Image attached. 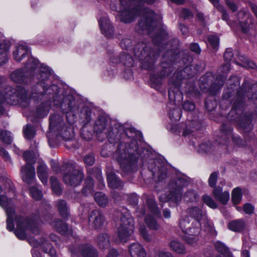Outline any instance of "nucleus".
<instances>
[{
	"label": "nucleus",
	"mask_w": 257,
	"mask_h": 257,
	"mask_svg": "<svg viewBox=\"0 0 257 257\" xmlns=\"http://www.w3.org/2000/svg\"><path fill=\"white\" fill-rule=\"evenodd\" d=\"M155 257H172V255L168 251H160L156 253Z\"/></svg>",
	"instance_id": "obj_64"
},
{
	"label": "nucleus",
	"mask_w": 257,
	"mask_h": 257,
	"mask_svg": "<svg viewBox=\"0 0 257 257\" xmlns=\"http://www.w3.org/2000/svg\"><path fill=\"white\" fill-rule=\"evenodd\" d=\"M220 12L222 13V19L225 21L231 28L237 25L241 28L242 32L247 33L253 31L254 24L250 15L244 11L241 10L238 13L237 21L231 22L228 20V15L224 10L222 6L218 3V0H209Z\"/></svg>",
	"instance_id": "obj_4"
},
{
	"label": "nucleus",
	"mask_w": 257,
	"mask_h": 257,
	"mask_svg": "<svg viewBox=\"0 0 257 257\" xmlns=\"http://www.w3.org/2000/svg\"><path fill=\"white\" fill-rule=\"evenodd\" d=\"M141 16L143 17V19L139 24L143 29H147L148 27L152 26L153 23L157 20L158 17L152 11L149 10H144Z\"/></svg>",
	"instance_id": "obj_16"
},
{
	"label": "nucleus",
	"mask_w": 257,
	"mask_h": 257,
	"mask_svg": "<svg viewBox=\"0 0 257 257\" xmlns=\"http://www.w3.org/2000/svg\"><path fill=\"white\" fill-rule=\"evenodd\" d=\"M183 108L186 111H191L195 109V105L191 102L186 101L184 103L183 105Z\"/></svg>",
	"instance_id": "obj_63"
},
{
	"label": "nucleus",
	"mask_w": 257,
	"mask_h": 257,
	"mask_svg": "<svg viewBox=\"0 0 257 257\" xmlns=\"http://www.w3.org/2000/svg\"><path fill=\"white\" fill-rule=\"evenodd\" d=\"M213 149V147L210 142L202 143L199 145L197 151L200 153L209 152Z\"/></svg>",
	"instance_id": "obj_49"
},
{
	"label": "nucleus",
	"mask_w": 257,
	"mask_h": 257,
	"mask_svg": "<svg viewBox=\"0 0 257 257\" xmlns=\"http://www.w3.org/2000/svg\"><path fill=\"white\" fill-rule=\"evenodd\" d=\"M34 226H36V222L34 220L20 217L19 220H17V237L22 240L26 238L25 229L26 228H29L35 233Z\"/></svg>",
	"instance_id": "obj_13"
},
{
	"label": "nucleus",
	"mask_w": 257,
	"mask_h": 257,
	"mask_svg": "<svg viewBox=\"0 0 257 257\" xmlns=\"http://www.w3.org/2000/svg\"><path fill=\"white\" fill-rule=\"evenodd\" d=\"M93 186V181L91 179H88L86 181V186L82 190V193L85 195H87L90 193H92V188Z\"/></svg>",
	"instance_id": "obj_52"
},
{
	"label": "nucleus",
	"mask_w": 257,
	"mask_h": 257,
	"mask_svg": "<svg viewBox=\"0 0 257 257\" xmlns=\"http://www.w3.org/2000/svg\"><path fill=\"white\" fill-rule=\"evenodd\" d=\"M104 221L102 213L98 210L91 212L89 217V225L94 228H98L101 226Z\"/></svg>",
	"instance_id": "obj_17"
},
{
	"label": "nucleus",
	"mask_w": 257,
	"mask_h": 257,
	"mask_svg": "<svg viewBox=\"0 0 257 257\" xmlns=\"http://www.w3.org/2000/svg\"><path fill=\"white\" fill-rule=\"evenodd\" d=\"M140 232L143 238L146 241L150 242L152 240L151 236L148 233L146 227L144 226H141L140 227Z\"/></svg>",
	"instance_id": "obj_55"
},
{
	"label": "nucleus",
	"mask_w": 257,
	"mask_h": 257,
	"mask_svg": "<svg viewBox=\"0 0 257 257\" xmlns=\"http://www.w3.org/2000/svg\"><path fill=\"white\" fill-rule=\"evenodd\" d=\"M72 130L70 127H65L64 131L61 133V136L65 140H68L70 139L71 135L70 134Z\"/></svg>",
	"instance_id": "obj_61"
},
{
	"label": "nucleus",
	"mask_w": 257,
	"mask_h": 257,
	"mask_svg": "<svg viewBox=\"0 0 257 257\" xmlns=\"http://www.w3.org/2000/svg\"><path fill=\"white\" fill-rule=\"evenodd\" d=\"M52 225L57 231L61 233H64L68 228L67 225L60 219L54 221L52 223Z\"/></svg>",
	"instance_id": "obj_41"
},
{
	"label": "nucleus",
	"mask_w": 257,
	"mask_h": 257,
	"mask_svg": "<svg viewBox=\"0 0 257 257\" xmlns=\"http://www.w3.org/2000/svg\"><path fill=\"white\" fill-rule=\"evenodd\" d=\"M189 218L188 216L182 217L179 222V226L184 233H187L188 234L193 233H199L200 232V224L198 222L194 223L193 221L189 225Z\"/></svg>",
	"instance_id": "obj_14"
},
{
	"label": "nucleus",
	"mask_w": 257,
	"mask_h": 257,
	"mask_svg": "<svg viewBox=\"0 0 257 257\" xmlns=\"http://www.w3.org/2000/svg\"><path fill=\"white\" fill-rule=\"evenodd\" d=\"M181 110L179 108H175L169 112V117L173 121L179 120L181 118Z\"/></svg>",
	"instance_id": "obj_50"
},
{
	"label": "nucleus",
	"mask_w": 257,
	"mask_h": 257,
	"mask_svg": "<svg viewBox=\"0 0 257 257\" xmlns=\"http://www.w3.org/2000/svg\"><path fill=\"white\" fill-rule=\"evenodd\" d=\"M50 108L51 103L49 101L41 104L37 110L38 115L40 117L45 116L48 114Z\"/></svg>",
	"instance_id": "obj_37"
},
{
	"label": "nucleus",
	"mask_w": 257,
	"mask_h": 257,
	"mask_svg": "<svg viewBox=\"0 0 257 257\" xmlns=\"http://www.w3.org/2000/svg\"><path fill=\"white\" fill-rule=\"evenodd\" d=\"M101 33L107 37H111L114 30L107 16L101 17L98 21Z\"/></svg>",
	"instance_id": "obj_18"
},
{
	"label": "nucleus",
	"mask_w": 257,
	"mask_h": 257,
	"mask_svg": "<svg viewBox=\"0 0 257 257\" xmlns=\"http://www.w3.org/2000/svg\"><path fill=\"white\" fill-rule=\"evenodd\" d=\"M57 207L58 209L63 217H66L67 216L68 208L66 205V203L64 200H59L57 202Z\"/></svg>",
	"instance_id": "obj_40"
},
{
	"label": "nucleus",
	"mask_w": 257,
	"mask_h": 257,
	"mask_svg": "<svg viewBox=\"0 0 257 257\" xmlns=\"http://www.w3.org/2000/svg\"><path fill=\"white\" fill-rule=\"evenodd\" d=\"M207 45L212 47L214 51L218 50L219 47V40L217 36L210 35L208 37Z\"/></svg>",
	"instance_id": "obj_39"
},
{
	"label": "nucleus",
	"mask_w": 257,
	"mask_h": 257,
	"mask_svg": "<svg viewBox=\"0 0 257 257\" xmlns=\"http://www.w3.org/2000/svg\"><path fill=\"white\" fill-rule=\"evenodd\" d=\"M184 199L188 202H196L199 199V195L194 191L189 190L185 194Z\"/></svg>",
	"instance_id": "obj_43"
},
{
	"label": "nucleus",
	"mask_w": 257,
	"mask_h": 257,
	"mask_svg": "<svg viewBox=\"0 0 257 257\" xmlns=\"http://www.w3.org/2000/svg\"><path fill=\"white\" fill-rule=\"evenodd\" d=\"M60 117L58 114H54L50 116L49 128L50 132L47 134V137L49 140L51 132L52 131L58 123L60 121Z\"/></svg>",
	"instance_id": "obj_38"
},
{
	"label": "nucleus",
	"mask_w": 257,
	"mask_h": 257,
	"mask_svg": "<svg viewBox=\"0 0 257 257\" xmlns=\"http://www.w3.org/2000/svg\"><path fill=\"white\" fill-rule=\"evenodd\" d=\"M148 50L146 44L142 43L136 45L133 50L135 57L143 61L142 66L145 69L150 68V66L147 64L148 61H153V59L151 58V52H149Z\"/></svg>",
	"instance_id": "obj_12"
},
{
	"label": "nucleus",
	"mask_w": 257,
	"mask_h": 257,
	"mask_svg": "<svg viewBox=\"0 0 257 257\" xmlns=\"http://www.w3.org/2000/svg\"><path fill=\"white\" fill-rule=\"evenodd\" d=\"M24 133L25 137L27 139H32L35 135V130L30 125H27L24 128Z\"/></svg>",
	"instance_id": "obj_48"
},
{
	"label": "nucleus",
	"mask_w": 257,
	"mask_h": 257,
	"mask_svg": "<svg viewBox=\"0 0 257 257\" xmlns=\"http://www.w3.org/2000/svg\"><path fill=\"white\" fill-rule=\"evenodd\" d=\"M122 63L124 65L128 67L133 66L134 64V59L132 57L125 53L121 54L118 58H111L110 63Z\"/></svg>",
	"instance_id": "obj_23"
},
{
	"label": "nucleus",
	"mask_w": 257,
	"mask_h": 257,
	"mask_svg": "<svg viewBox=\"0 0 257 257\" xmlns=\"http://www.w3.org/2000/svg\"><path fill=\"white\" fill-rule=\"evenodd\" d=\"M81 253L84 257H97V253L96 249L91 245L86 244L82 247Z\"/></svg>",
	"instance_id": "obj_31"
},
{
	"label": "nucleus",
	"mask_w": 257,
	"mask_h": 257,
	"mask_svg": "<svg viewBox=\"0 0 257 257\" xmlns=\"http://www.w3.org/2000/svg\"><path fill=\"white\" fill-rule=\"evenodd\" d=\"M33 152L31 151L26 152L24 157L27 162L26 166L22 169V178L24 181L31 184L35 179V170L34 166L31 163L33 159Z\"/></svg>",
	"instance_id": "obj_10"
},
{
	"label": "nucleus",
	"mask_w": 257,
	"mask_h": 257,
	"mask_svg": "<svg viewBox=\"0 0 257 257\" xmlns=\"http://www.w3.org/2000/svg\"><path fill=\"white\" fill-rule=\"evenodd\" d=\"M128 250L131 257H146V256L145 249L139 243L131 244Z\"/></svg>",
	"instance_id": "obj_22"
},
{
	"label": "nucleus",
	"mask_w": 257,
	"mask_h": 257,
	"mask_svg": "<svg viewBox=\"0 0 257 257\" xmlns=\"http://www.w3.org/2000/svg\"><path fill=\"white\" fill-rule=\"evenodd\" d=\"M162 79L159 77H156L155 76H151V86L157 90H160L161 86L162 85Z\"/></svg>",
	"instance_id": "obj_47"
},
{
	"label": "nucleus",
	"mask_w": 257,
	"mask_h": 257,
	"mask_svg": "<svg viewBox=\"0 0 257 257\" xmlns=\"http://www.w3.org/2000/svg\"><path fill=\"white\" fill-rule=\"evenodd\" d=\"M188 182L186 177L178 175L173 178L169 184L170 192L169 194H162L159 198L162 202L171 201L177 204L182 198V190L187 186Z\"/></svg>",
	"instance_id": "obj_5"
},
{
	"label": "nucleus",
	"mask_w": 257,
	"mask_h": 257,
	"mask_svg": "<svg viewBox=\"0 0 257 257\" xmlns=\"http://www.w3.org/2000/svg\"><path fill=\"white\" fill-rule=\"evenodd\" d=\"M217 174L216 172H213L211 174L209 179H208V184L210 187H213V189L215 187H217L216 186V182L217 180Z\"/></svg>",
	"instance_id": "obj_56"
},
{
	"label": "nucleus",
	"mask_w": 257,
	"mask_h": 257,
	"mask_svg": "<svg viewBox=\"0 0 257 257\" xmlns=\"http://www.w3.org/2000/svg\"><path fill=\"white\" fill-rule=\"evenodd\" d=\"M0 205L6 209L8 218L7 220V228L10 231H13L16 235V230L14 229L13 220L16 218L15 210L14 207V201L11 195H3L0 196Z\"/></svg>",
	"instance_id": "obj_8"
},
{
	"label": "nucleus",
	"mask_w": 257,
	"mask_h": 257,
	"mask_svg": "<svg viewBox=\"0 0 257 257\" xmlns=\"http://www.w3.org/2000/svg\"><path fill=\"white\" fill-rule=\"evenodd\" d=\"M41 246L44 251L48 253L51 257H56V252L55 250L47 241L45 240L44 242H43Z\"/></svg>",
	"instance_id": "obj_42"
},
{
	"label": "nucleus",
	"mask_w": 257,
	"mask_h": 257,
	"mask_svg": "<svg viewBox=\"0 0 257 257\" xmlns=\"http://www.w3.org/2000/svg\"><path fill=\"white\" fill-rule=\"evenodd\" d=\"M70 170L72 172L64 174L63 176L64 182L71 186L78 185L83 179V174L78 170L74 169L73 167H70L69 171Z\"/></svg>",
	"instance_id": "obj_15"
},
{
	"label": "nucleus",
	"mask_w": 257,
	"mask_h": 257,
	"mask_svg": "<svg viewBox=\"0 0 257 257\" xmlns=\"http://www.w3.org/2000/svg\"><path fill=\"white\" fill-rule=\"evenodd\" d=\"M149 168L152 172L153 175L158 174L159 180L163 179L166 175V169L163 166L153 167L151 166H149Z\"/></svg>",
	"instance_id": "obj_33"
},
{
	"label": "nucleus",
	"mask_w": 257,
	"mask_h": 257,
	"mask_svg": "<svg viewBox=\"0 0 257 257\" xmlns=\"http://www.w3.org/2000/svg\"><path fill=\"white\" fill-rule=\"evenodd\" d=\"M79 116L80 118L83 120L84 124L86 125L90 121L91 119V111L90 109L87 106L83 107L80 111Z\"/></svg>",
	"instance_id": "obj_32"
},
{
	"label": "nucleus",
	"mask_w": 257,
	"mask_h": 257,
	"mask_svg": "<svg viewBox=\"0 0 257 257\" xmlns=\"http://www.w3.org/2000/svg\"><path fill=\"white\" fill-rule=\"evenodd\" d=\"M169 246L173 251L177 253L183 254L186 253V249L184 245L178 240H171L169 243Z\"/></svg>",
	"instance_id": "obj_28"
},
{
	"label": "nucleus",
	"mask_w": 257,
	"mask_h": 257,
	"mask_svg": "<svg viewBox=\"0 0 257 257\" xmlns=\"http://www.w3.org/2000/svg\"><path fill=\"white\" fill-rule=\"evenodd\" d=\"M245 227V223L243 220H237L231 221L228 224V228L233 231L240 232Z\"/></svg>",
	"instance_id": "obj_29"
},
{
	"label": "nucleus",
	"mask_w": 257,
	"mask_h": 257,
	"mask_svg": "<svg viewBox=\"0 0 257 257\" xmlns=\"http://www.w3.org/2000/svg\"><path fill=\"white\" fill-rule=\"evenodd\" d=\"M94 199L101 207H105L108 202L107 197L102 192H97L94 195Z\"/></svg>",
	"instance_id": "obj_35"
},
{
	"label": "nucleus",
	"mask_w": 257,
	"mask_h": 257,
	"mask_svg": "<svg viewBox=\"0 0 257 257\" xmlns=\"http://www.w3.org/2000/svg\"><path fill=\"white\" fill-rule=\"evenodd\" d=\"M27 92L23 87L17 86V98L20 97L23 101H25L27 98Z\"/></svg>",
	"instance_id": "obj_53"
},
{
	"label": "nucleus",
	"mask_w": 257,
	"mask_h": 257,
	"mask_svg": "<svg viewBox=\"0 0 257 257\" xmlns=\"http://www.w3.org/2000/svg\"><path fill=\"white\" fill-rule=\"evenodd\" d=\"M0 140L6 144H10L13 141L11 133L7 131H1L0 132Z\"/></svg>",
	"instance_id": "obj_45"
},
{
	"label": "nucleus",
	"mask_w": 257,
	"mask_h": 257,
	"mask_svg": "<svg viewBox=\"0 0 257 257\" xmlns=\"http://www.w3.org/2000/svg\"><path fill=\"white\" fill-rule=\"evenodd\" d=\"M155 0H115L111 9L120 13L121 20L124 23H130L136 18L139 13V8L132 7L133 5H140L143 3L152 4Z\"/></svg>",
	"instance_id": "obj_3"
},
{
	"label": "nucleus",
	"mask_w": 257,
	"mask_h": 257,
	"mask_svg": "<svg viewBox=\"0 0 257 257\" xmlns=\"http://www.w3.org/2000/svg\"><path fill=\"white\" fill-rule=\"evenodd\" d=\"M147 210L143 211L142 215L145 214L147 212H150L152 215L147 214L145 221L148 227L152 230H157L159 227V225L157 223L154 216L160 217V212L153 197H151L147 199Z\"/></svg>",
	"instance_id": "obj_9"
},
{
	"label": "nucleus",
	"mask_w": 257,
	"mask_h": 257,
	"mask_svg": "<svg viewBox=\"0 0 257 257\" xmlns=\"http://www.w3.org/2000/svg\"><path fill=\"white\" fill-rule=\"evenodd\" d=\"M29 51L28 46L25 42L21 41L17 44V58L19 57V60L28 56Z\"/></svg>",
	"instance_id": "obj_27"
},
{
	"label": "nucleus",
	"mask_w": 257,
	"mask_h": 257,
	"mask_svg": "<svg viewBox=\"0 0 257 257\" xmlns=\"http://www.w3.org/2000/svg\"><path fill=\"white\" fill-rule=\"evenodd\" d=\"M132 41L130 39L125 38L121 40L120 46L122 49L127 50L132 46Z\"/></svg>",
	"instance_id": "obj_60"
},
{
	"label": "nucleus",
	"mask_w": 257,
	"mask_h": 257,
	"mask_svg": "<svg viewBox=\"0 0 257 257\" xmlns=\"http://www.w3.org/2000/svg\"><path fill=\"white\" fill-rule=\"evenodd\" d=\"M96 242L100 249H107L110 246L109 237L106 233L99 234L96 238Z\"/></svg>",
	"instance_id": "obj_25"
},
{
	"label": "nucleus",
	"mask_w": 257,
	"mask_h": 257,
	"mask_svg": "<svg viewBox=\"0 0 257 257\" xmlns=\"http://www.w3.org/2000/svg\"><path fill=\"white\" fill-rule=\"evenodd\" d=\"M23 72L27 75H33L37 72L36 78L41 83L44 89L45 95H48L50 99L53 98L54 105L60 106L63 112L67 115H76L79 112V107L76 104L73 96L70 94H63V90L59 89L57 85H52L48 88L46 85L47 81L51 74V69L47 66L40 64L38 60L30 58Z\"/></svg>",
	"instance_id": "obj_2"
},
{
	"label": "nucleus",
	"mask_w": 257,
	"mask_h": 257,
	"mask_svg": "<svg viewBox=\"0 0 257 257\" xmlns=\"http://www.w3.org/2000/svg\"><path fill=\"white\" fill-rule=\"evenodd\" d=\"M215 247L217 251L222 254H224L228 251L227 248L224 245V244L220 242H216L215 244Z\"/></svg>",
	"instance_id": "obj_57"
},
{
	"label": "nucleus",
	"mask_w": 257,
	"mask_h": 257,
	"mask_svg": "<svg viewBox=\"0 0 257 257\" xmlns=\"http://www.w3.org/2000/svg\"><path fill=\"white\" fill-rule=\"evenodd\" d=\"M11 43L8 40H3L0 43V66L4 65L8 61L7 52L9 50Z\"/></svg>",
	"instance_id": "obj_21"
},
{
	"label": "nucleus",
	"mask_w": 257,
	"mask_h": 257,
	"mask_svg": "<svg viewBox=\"0 0 257 257\" xmlns=\"http://www.w3.org/2000/svg\"><path fill=\"white\" fill-rule=\"evenodd\" d=\"M120 222L121 224L117 231L118 237L120 242H126L134 232V222L126 210H124L122 213Z\"/></svg>",
	"instance_id": "obj_7"
},
{
	"label": "nucleus",
	"mask_w": 257,
	"mask_h": 257,
	"mask_svg": "<svg viewBox=\"0 0 257 257\" xmlns=\"http://www.w3.org/2000/svg\"><path fill=\"white\" fill-rule=\"evenodd\" d=\"M212 194L215 199L223 204H227L229 200V191H223L222 188L220 186L215 187L212 191Z\"/></svg>",
	"instance_id": "obj_20"
},
{
	"label": "nucleus",
	"mask_w": 257,
	"mask_h": 257,
	"mask_svg": "<svg viewBox=\"0 0 257 257\" xmlns=\"http://www.w3.org/2000/svg\"><path fill=\"white\" fill-rule=\"evenodd\" d=\"M198 234L199 233H193L192 234H188L187 233H184L183 239L188 244L194 245L197 243L198 240Z\"/></svg>",
	"instance_id": "obj_44"
},
{
	"label": "nucleus",
	"mask_w": 257,
	"mask_h": 257,
	"mask_svg": "<svg viewBox=\"0 0 257 257\" xmlns=\"http://www.w3.org/2000/svg\"><path fill=\"white\" fill-rule=\"evenodd\" d=\"M254 209V206L250 203H245L243 206V210L247 214H251L253 213Z\"/></svg>",
	"instance_id": "obj_58"
},
{
	"label": "nucleus",
	"mask_w": 257,
	"mask_h": 257,
	"mask_svg": "<svg viewBox=\"0 0 257 257\" xmlns=\"http://www.w3.org/2000/svg\"><path fill=\"white\" fill-rule=\"evenodd\" d=\"M94 161V158L92 155H87L84 158L85 163L88 166L93 165Z\"/></svg>",
	"instance_id": "obj_62"
},
{
	"label": "nucleus",
	"mask_w": 257,
	"mask_h": 257,
	"mask_svg": "<svg viewBox=\"0 0 257 257\" xmlns=\"http://www.w3.org/2000/svg\"><path fill=\"white\" fill-rule=\"evenodd\" d=\"M181 80L182 77L178 74H174L170 80L169 84L171 86L169 89L168 95L171 101L176 102L182 100V94L179 90Z\"/></svg>",
	"instance_id": "obj_11"
},
{
	"label": "nucleus",
	"mask_w": 257,
	"mask_h": 257,
	"mask_svg": "<svg viewBox=\"0 0 257 257\" xmlns=\"http://www.w3.org/2000/svg\"><path fill=\"white\" fill-rule=\"evenodd\" d=\"M51 188L54 192L59 194L61 193V189L57 179L55 177H51L50 179Z\"/></svg>",
	"instance_id": "obj_51"
},
{
	"label": "nucleus",
	"mask_w": 257,
	"mask_h": 257,
	"mask_svg": "<svg viewBox=\"0 0 257 257\" xmlns=\"http://www.w3.org/2000/svg\"><path fill=\"white\" fill-rule=\"evenodd\" d=\"M108 122L104 116H99L93 125L94 132L96 135L107 137L110 143H115L122 140L116 151L114 156L119 162L120 167L128 170L136 165L140 155L138 144L135 139V132L131 128L124 130L122 125L113 127L108 132ZM144 154L141 156L143 160L146 158L148 151L143 150Z\"/></svg>",
	"instance_id": "obj_1"
},
{
	"label": "nucleus",
	"mask_w": 257,
	"mask_h": 257,
	"mask_svg": "<svg viewBox=\"0 0 257 257\" xmlns=\"http://www.w3.org/2000/svg\"><path fill=\"white\" fill-rule=\"evenodd\" d=\"M108 186L112 188H117L121 186L120 181L113 173H107Z\"/></svg>",
	"instance_id": "obj_30"
},
{
	"label": "nucleus",
	"mask_w": 257,
	"mask_h": 257,
	"mask_svg": "<svg viewBox=\"0 0 257 257\" xmlns=\"http://www.w3.org/2000/svg\"><path fill=\"white\" fill-rule=\"evenodd\" d=\"M38 176L42 183L45 185L47 183L48 174L47 167L45 164L43 162L40 163L38 167Z\"/></svg>",
	"instance_id": "obj_26"
},
{
	"label": "nucleus",
	"mask_w": 257,
	"mask_h": 257,
	"mask_svg": "<svg viewBox=\"0 0 257 257\" xmlns=\"http://www.w3.org/2000/svg\"><path fill=\"white\" fill-rule=\"evenodd\" d=\"M232 50L231 48H228L226 50L224 54V61L229 63L233 57Z\"/></svg>",
	"instance_id": "obj_59"
},
{
	"label": "nucleus",
	"mask_w": 257,
	"mask_h": 257,
	"mask_svg": "<svg viewBox=\"0 0 257 257\" xmlns=\"http://www.w3.org/2000/svg\"><path fill=\"white\" fill-rule=\"evenodd\" d=\"M239 60L240 62H236V64L238 65H241L247 69H255L256 68V65L254 62L249 60L244 56H240Z\"/></svg>",
	"instance_id": "obj_36"
},
{
	"label": "nucleus",
	"mask_w": 257,
	"mask_h": 257,
	"mask_svg": "<svg viewBox=\"0 0 257 257\" xmlns=\"http://www.w3.org/2000/svg\"><path fill=\"white\" fill-rule=\"evenodd\" d=\"M14 185L12 184V182L8 178L2 177L0 178V194L5 190H8L9 193L12 191V195L15 196V192L13 190Z\"/></svg>",
	"instance_id": "obj_24"
},
{
	"label": "nucleus",
	"mask_w": 257,
	"mask_h": 257,
	"mask_svg": "<svg viewBox=\"0 0 257 257\" xmlns=\"http://www.w3.org/2000/svg\"><path fill=\"white\" fill-rule=\"evenodd\" d=\"M202 199L203 202L209 207L212 209H215L217 207L216 203L210 196L204 195L202 197Z\"/></svg>",
	"instance_id": "obj_46"
},
{
	"label": "nucleus",
	"mask_w": 257,
	"mask_h": 257,
	"mask_svg": "<svg viewBox=\"0 0 257 257\" xmlns=\"http://www.w3.org/2000/svg\"><path fill=\"white\" fill-rule=\"evenodd\" d=\"M242 199L241 189L239 187L234 188L231 193V201L236 205L240 203Z\"/></svg>",
	"instance_id": "obj_34"
},
{
	"label": "nucleus",
	"mask_w": 257,
	"mask_h": 257,
	"mask_svg": "<svg viewBox=\"0 0 257 257\" xmlns=\"http://www.w3.org/2000/svg\"><path fill=\"white\" fill-rule=\"evenodd\" d=\"M30 193L32 197L36 200H40L42 197L41 191L34 187L30 188Z\"/></svg>",
	"instance_id": "obj_54"
},
{
	"label": "nucleus",
	"mask_w": 257,
	"mask_h": 257,
	"mask_svg": "<svg viewBox=\"0 0 257 257\" xmlns=\"http://www.w3.org/2000/svg\"><path fill=\"white\" fill-rule=\"evenodd\" d=\"M4 101L10 105L16 104V89L10 85H7L5 88L4 94L2 93Z\"/></svg>",
	"instance_id": "obj_19"
},
{
	"label": "nucleus",
	"mask_w": 257,
	"mask_h": 257,
	"mask_svg": "<svg viewBox=\"0 0 257 257\" xmlns=\"http://www.w3.org/2000/svg\"><path fill=\"white\" fill-rule=\"evenodd\" d=\"M203 207L202 204L191 207L188 209V213L190 217L194 219V223L199 222L200 229L203 227L205 231L213 234L215 232L214 227L212 222L208 220L206 211L202 209Z\"/></svg>",
	"instance_id": "obj_6"
}]
</instances>
